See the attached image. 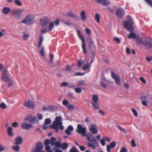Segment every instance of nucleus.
<instances>
[{
    "instance_id": "obj_29",
    "label": "nucleus",
    "mask_w": 152,
    "mask_h": 152,
    "mask_svg": "<svg viewBox=\"0 0 152 152\" xmlns=\"http://www.w3.org/2000/svg\"><path fill=\"white\" fill-rule=\"evenodd\" d=\"M99 100V97L97 95H94L92 97V100L93 102H92L97 103Z\"/></svg>"
},
{
    "instance_id": "obj_2",
    "label": "nucleus",
    "mask_w": 152,
    "mask_h": 152,
    "mask_svg": "<svg viewBox=\"0 0 152 152\" xmlns=\"http://www.w3.org/2000/svg\"><path fill=\"white\" fill-rule=\"evenodd\" d=\"M62 118L60 116L56 117L55 120L53 122V124L49 126V127L51 128L54 129L56 132L58 131V126H59L58 128L61 130H63L64 129V127L62 125Z\"/></svg>"
},
{
    "instance_id": "obj_49",
    "label": "nucleus",
    "mask_w": 152,
    "mask_h": 152,
    "mask_svg": "<svg viewBox=\"0 0 152 152\" xmlns=\"http://www.w3.org/2000/svg\"><path fill=\"white\" fill-rule=\"evenodd\" d=\"M75 92L77 93H80L82 91L81 88L79 87L75 88Z\"/></svg>"
},
{
    "instance_id": "obj_31",
    "label": "nucleus",
    "mask_w": 152,
    "mask_h": 152,
    "mask_svg": "<svg viewBox=\"0 0 152 152\" xmlns=\"http://www.w3.org/2000/svg\"><path fill=\"white\" fill-rule=\"evenodd\" d=\"M91 67V65L88 63V62H87L86 64L84 65L82 69L84 70H86L88 68H90Z\"/></svg>"
},
{
    "instance_id": "obj_23",
    "label": "nucleus",
    "mask_w": 152,
    "mask_h": 152,
    "mask_svg": "<svg viewBox=\"0 0 152 152\" xmlns=\"http://www.w3.org/2000/svg\"><path fill=\"white\" fill-rule=\"evenodd\" d=\"M39 41L38 45V48H40L42 46V42L44 40L43 36L41 34L39 37Z\"/></svg>"
},
{
    "instance_id": "obj_22",
    "label": "nucleus",
    "mask_w": 152,
    "mask_h": 152,
    "mask_svg": "<svg viewBox=\"0 0 152 152\" xmlns=\"http://www.w3.org/2000/svg\"><path fill=\"white\" fill-rule=\"evenodd\" d=\"M11 11L10 8L9 7H5L3 8L2 12L4 14L7 15Z\"/></svg>"
},
{
    "instance_id": "obj_33",
    "label": "nucleus",
    "mask_w": 152,
    "mask_h": 152,
    "mask_svg": "<svg viewBox=\"0 0 152 152\" xmlns=\"http://www.w3.org/2000/svg\"><path fill=\"white\" fill-rule=\"evenodd\" d=\"M50 140L51 141V142H50L51 145L52 146H54L55 145V143H56V139L54 137H53L51 138L50 139Z\"/></svg>"
},
{
    "instance_id": "obj_47",
    "label": "nucleus",
    "mask_w": 152,
    "mask_h": 152,
    "mask_svg": "<svg viewBox=\"0 0 152 152\" xmlns=\"http://www.w3.org/2000/svg\"><path fill=\"white\" fill-rule=\"evenodd\" d=\"M132 113H133L134 115L135 116L137 117L138 116V114L136 110H135L133 108H132Z\"/></svg>"
},
{
    "instance_id": "obj_26",
    "label": "nucleus",
    "mask_w": 152,
    "mask_h": 152,
    "mask_svg": "<svg viewBox=\"0 0 152 152\" xmlns=\"http://www.w3.org/2000/svg\"><path fill=\"white\" fill-rule=\"evenodd\" d=\"M66 16L72 17V18H78L77 15L74 14L72 11L67 13L66 14Z\"/></svg>"
},
{
    "instance_id": "obj_63",
    "label": "nucleus",
    "mask_w": 152,
    "mask_h": 152,
    "mask_svg": "<svg viewBox=\"0 0 152 152\" xmlns=\"http://www.w3.org/2000/svg\"><path fill=\"white\" fill-rule=\"evenodd\" d=\"M68 84V83L66 82H62L61 83V86H67Z\"/></svg>"
},
{
    "instance_id": "obj_12",
    "label": "nucleus",
    "mask_w": 152,
    "mask_h": 152,
    "mask_svg": "<svg viewBox=\"0 0 152 152\" xmlns=\"http://www.w3.org/2000/svg\"><path fill=\"white\" fill-rule=\"evenodd\" d=\"M111 76L112 78L115 81L116 84L120 86L121 84L119 76L116 75L113 72L111 71Z\"/></svg>"
},
{
    "instance_id": "obj_24",
    "label": "nucleus",
    "mask_w": 152,
    "mask_h": 152,
    "mask_svg": "<svg viewBox=\"0 0 152 152\" xmlns=\"http://www.w3.org/2000/svg\"><path fill=\"white\" fill-rule=\"evenodd\" d=\"M7 131L8 134L9 136L10 137L13 136V129L11 127H9L8 128Z\"/></svg>"
},
{
    "instance_id": "obj_11",
    "label": "nucleus",
    "mask_w": 152,
    "mask_h": 152,
    "mask_svg": "<svg viewBox=\"0 0 152 152\" xmlns=\"http://www.w3.org/2000/svg\"><path fill=\"white\" fill-rule=\"evenodd\" d=\"M125 11L121 7H119L117 10L115 12L116 16L121 18L124 15Z\"/></svg>"
},
{
    "instance_id": "obj_27",
    "label": "nucleus",
    "mask_w": 152,
    "mask_h": 152,
    "mask_svg": "<svg viewBox=\"0 0 152 152\" xmlns=\"http://www.w3.org/2000/svg\"><path fill=\"white\" fill-rule=\"evenodd\" d=\"M29 122L31 123H35L36 122L37 117L34 116L32 115L29 116Z\"/></svg>"
},
{
    "instance_id": "obj_28",
    "label": "nucleus",
    "mask_w": 152,
    "mask_h": 152,
    "mask_svg": "<svg viewBox=\"0 0 152 152\" xmlns=\"http://www.w3.org/2000/svg\"><path fill=\"white\" fill-rule=\"evenodd\" d=\"M128 39H135L136 38V34L133 32H130V34L127 35Z\"/></svg>"
},
{
    "instance_id": "obj_6",
    "label": "nucleus",
    "mask_w": 152,
    "mask_h": 152,
    "mask_svg": "<svg viewBox=\"0 0 152 152\" xmlns=\"http://www.w3.org/2000/svg\"><path fill=\"white\" fill-rule=\"evenodd\" d=\"M34 20L33 17L28 15L21 21V23H24L27 26H30L33 23Z\"/></svg>"
},
{
    "instance_id": "obj_51",
    "label": "nucleus",
    "mask_w": 152,
    "mask_h": 152,
    "mask_svg": "<svg viewBox=\"0 0 152 152\" xmlns=\"http://www.w3.org/2000/svg\"><path fill=\"white\" fill-rule=\"evenodd\" d=\"M67 96L71 99L74 98V96L72 93L69 92L67 94Z\"/></svg>"
},
{
    "instance_id": "obj_7",
    "label": "nucleus",
    "mask_w": 152,
    "mask_h": 152,
    "mask_svg": "<svg viewBox=\"0 0 152 152\" xmlns=\"http://www.w3.org/2000/svg\"><path fill=\"white\" fill-rule=\"evenodd\" d=\"M78 36L79 38L81 40L82 44V48L83 49V51L85 54L87 53V50L86 47V44L85 42V39L83 36L81 34V32L79 30H78L77 31Z\"/></svg>"
},
{
    "instance_id": "obj_45",
    "label": "nucleus",
    "mask_w": 152,
    "mask_h": 152,
    "mask_svg": "<svg viewBox=\"0 0 152 152\" xmlns=\"http://www.w3.org/2000/svg\"><path fill=\"white\" fill-rule=\"evenodd\" d=\"M0 107L3 109H5L7 107V105L4 102H2L0 104Z\"/></svg>"
},
{
    "instance_id": "obj_60",
    "label": "nucleus",
    "mask_w": 152,
    "mask_h": 152,
    "mask_svg": "<svg viewBox=\"0 0 152 152\" xmlns=\"http://www.w3.org/2000/svg\"><path fill=\"white\" fill-rule=\"evenodd\" d=\"M146 59L148 62H150L152 60V56H147L146 58Z\"/></svg>"
},
{
    "instance_id": "obj_46",
    "label": "nucleus",
    "mask_w": 152,
    "mask_h": 152,
    "mask_svg": "<svg viewBox=\"0 0 152 152\" xmlns=\"http://www.w3.org/2000/svg\"><path fill=\"white\" fill-rule=\"evenodd\" d=\"M51 123V121L49 118H47L45 119V124H49Z\"/></svg>"
},
{
    "instance_id": "obj_30",
    "label": "nucleus",
    "mask_w": 152,
    "mask_h": 152,
    "mask_svg": "<svg viewBox=\"0 0 152 152\" xmlns=\"http://www.w3.org/2000/svg\"><path fill=\"white\" fill-rule=\"evenodd\" d=\"M93 107L94 108L97 110L99 109V104L97 103L91 102Z\"/></svg>"
},
{
    "instance_id": "obj_20",
    "label": "nucleus",
    "mask_w": 152,
    "mask_h": 152,
    "mask_svg": "<svg viewBox=\"0 0 152 152\" xmlns=\"http://www.w3.org/2000/svg\"><path fill=\"white\" fill-rule=\"evenodd\" d=\"M74 129L73 126L72 125L69 126L65 131V133L68 135L71 134L70 131H72Z\"/></svg>"
},
{
    "instance_id": "obj_21",
    "label": "nucleus",
    "mask_w": 152,
    "mask_h": 152,
    "mask_svg": "<svg viewBox=\"0 0 152 152\" xmlns=\"http://www.w3.org/2000/svg\"><path fill=\"white\" fill-rule=\"evenodd\" d=\"M16 142H15V144L16 145H20L21 144L23 141V140L20 136H19L15 139Z\"/></svg>"
},
{
    "instance_id": "obj_3",
    "label": "nucleus",
    "mask_w": 152,
    "mask_h": 152,
    "mask_svg": "<svg viewBox=\"0 0 152 152\" xmlns=\"http://www.w3.org/2000/svg\"><path fill=\"white\" fill-rule=\"evenodd\" d=\"M136 41L140 45H144L148 48H152V39L150 38L142 40L141 37H137Z\"/></svg>"
},
{
    "instance_id": "obj_56",
    "label": "nucleus",
    "mask_w": 152,
    "mask_h": 152,
    "mask_svg": "<svg viewBox=\"0 0 152 152\" xmlns=\"http://www.w3.org/2000/svg\"><path fill=\"white\" fill-rule=\"evenodd\" d=\"M131 144L132 146L133 147H135L136 146L135 140L134 139H132L131 141Z\"/></svg>"
},
{
    "instance_id": "obj_62",
    "label": "nucleus",
    "mask_w": 152,
    "mask_h": 152,
    "mask_svg": "<svg viewBox=\"0 0 152 152\" xmlns=\"http://www.w3.org/2000/svg\"><path fill=\"white\" fill-rule=\"evenodd\" d=\"M120 152H127V150L125 147L122 148L120 151Z\"/></svg>"
},
{
    "instance_id": "obj_53",
    "label": "nucleus",
    "mask_w": 152,
    "mask_h": 152,
    "mask_svg": "<svg viewBox=\"0 0 152 152\" xmlns=\"http://www.w3.org/2000/svg\"><path fill=\"white\" fill-rule=\"evenodd\" d=\"M55 145L56 147L58 148H60L61 145V143L59 141L56 142Z\"/></svg>"
},
{
    "instance_id": "obj_32",
    "label": "nucleus",
    "mask_w": 152,
    "mask_h": 152,
    "mask_svg": "<svg viewBox=\"0 0 152 152\" xmlns=\"http://www.w3.org/2000/svg\"><path fill=\"white\" fill-rule=\"evenodd\" d=\"M54 24L53 22L50 23L49 24L48 26V29L50 31H51L52 30L54 27Z\"/></svg>"
},
{
    "instance_id": "obj_17",
    "label": "nucleus",
    "mask_w": 152,
    "mask_h": 152,
    "mask_svg": "<svg viewBox=\"0 0 152 152\" xmlns=\"http://www.w3.org/2000/svg\"><path fill=\"white\" fill-rule=\"evenodd\" d=\"M90 130L91 133L94 134H96L98 132V129L96 126L95 124L91 125L90 128Z\"/></svg>"
},
{
    "instance_id": "obj_9",
    "label": "nucleus",
    "mask_w": 152,
    "mask_h": 152,
    "mask_svg": "<svg viewBox=\"0 0 152 152\" xmlns=\"http://www.w3.org/2000/svg\"><path fill=\"white\" fill-rule=\"evenodd\" d=\"M43 148V146L42 143L38 142L36 144V148L32 151V152H46L42 150Z\"/></svg>"
},
{
    "instance_id": "obj_54",
    "label": "nucleus",
    "mask_w": 152,
    "mask_h": 152,
    "mask_svg": "<svg viewBox=\"0 0 152 152\" xmlns=\"http://www.w3.org/2000/svg\"><path fill=\"white\" fill-rule=\"evenodd\" d=\"M49 57L50 58V62L51 63H52L53 62V60L54 57L53 54V53H50L49 55Z\"/></svg>"
},
{
    "instance_id": "obj_10",
    "label": "nucleus",
    "mask_w": 152,
    "mask_h": 152,
    "mask_svg": "<svg viewBox=\"0 0 152 152\" xmlns=\"http://www.w3.org/2000/svg\"><path fill=\"white\" fill-rule=\"evenodd\" d=\"M40 25L42 26H45L48 24L50 21V20L48 18L44 16L40 19Z\"/></svg>"
},
{
    "instance_id": "obj_57",
    "label": "nucleus",
    "mask_w": 152,
    "mask_h": 152,
    "mask_svg": "<svg viewBox=\"0 0 152 152\" xmlns=\"http://www.w3.org/2000/svg\"><path fill=\"white\" fill-rule=\"evenodd\" d=\"M140 80L142 82L143 84H145L146 83V81L145 79L142 77H141L140 78Z\"/></svg>"
},
{
    "instance_id": "obj_8",
    "label": "nucleus",
    "mask_w": 152,
    "mask_h": 152,
    "mask_svg": "<svg viewBox=\"0 0 152 152\" xmlns=\"http://www.w3.org/2000/svg\"><path fill=\"white\" fill-rule=\"evenodd\" d=\"M11 12L15 18L19 19L22 15V10L20 9H13L11 10Z\"/></svg>"
},
{
    "instance_id": "obj_4",
    "label": "nucleus",
    "mask_w": 152,
    "mask_h": 152,
    "mask_svg": "<svg viewBox=\"0 0 152 152\" xmlns=\"http://www.w3.org/2000/svg\"><path fill=\"white\" fill-rule=\"evenodd\" d=\"M128 17L130 18L131 16L128 15ZM134 21L133 19H129L128 20L124 21L123 22V24L124 28L127 29V30L130 32H133L134 28L133 27Z\"/></svg>"
},
{
    "instance_id": "obj_35",
    "label": "nucleus",
    "mask_w": 152,
    "mask_h": 152,
    "mask_svg": "<svg viewBox=\"0 0 152 152\" xmlns=\"http://www.w3.org/2000/svg\"><path fill=\"white\" fill-rule=\"evenodd\" d=\"M12 149L16 151H18L19 150L20 148V146L18 145L12 146Z\"/></svg>"
},
{
    "instance_id": "obj_13",
    "label": "nucleus",
    "mask_w": 152,
    "mask_h": 152,
    "mask_svg": "<svg viewBox=\"0 0 152 152\" xmlns=\"http://www.w3.org/2000/svg\"><path fill=\"white\" fill-rule=\"evenodd\" d=\"M44 144L46 146L45 150L47 152H53V151L51 149V147L49 145L50 143V140L49 139H46L45 140Z\"/></svg>"
},
{
    "instance_id": "obj_64",
    "label": "nucleus",
    "mask_w": 152,
    "mask_h": 152,
    "mask_svg": "<svg viewBox=\"0 0 152 152\" xmlns=\"http://www.w3.org/2000/svg\"><path fill=\"white\" fill-rule=\"evenodd\" d=\"M71 67L69 65L67 66H66L65 70L66 72H69L71 70Z\"/></svg>"
},
{
    "instance_id": "obj_58",
    "label": "nucleus",
    "mask_w": 152,
    "mask_h": 152,
    "mask_svg": "<svg viewBox=\"0 0 152 152\" xmlns=\"http://www.w3.org/2000/svg\"><path fill=\"white\" fill-rule=\"evenodd\" d=\"M85 31L87 34L89 35L91 33V31L90 29L86 28L85 29Z\"/></svg>"
},
{
    "instance_id": "obj_42",
    "label": "nucleus",
    "mask_w": 152,
    "mask_h": 152,
    "mask_svg": "<svg viewBox=\"0 0 152 152\" xmlns=\"http://www.w3.org/2000/svg\"><path fill=\"white\" fill-rule=\"evenodd\" d=\"M15 3L16 5L19 6H21L22 5L21 2L19 0H15Z\"/></svg>"
},
{
    "instance_id": "obj_34",
    "label": "nucleus",
    "mask_w": 152,
    "mask_h": 152,
    "mask_svg": "<svg viewBox=\"0 0 152 152\" xmlns=\"http://www.w3.org/2000/svg\"><path fill=\"white\" fill-rule=\"evenodd\" d=\"M48 29L46 28L42 27L41 30V33L42 34H45L48 32Z\"/></svg>"
},
{
    "instance_id": "obj_59",
    "label": "nucleus",
    "mask_w": 152,
    "mask_h": 152,
    "mask_svg": "<svg viewBox=\"0 0 152 152\" xmlns=\"http://www.w3.org/2000/svg\"><path fill=\"white\" fill-rule=\"evenodd\" d=\"M12 125L13 127H16L18 125V123L16 122H15L12 123Z\"/></svg>"
},
{
    "instance_id": "obj_1",
    "label": "nucleus",
    "mask_w": 152,
    "mask_h": 152,
    "mask_svg": "<svg viewBox=\"0 0 152 152\" xmlns=\"http://www.w3.org/2000/svg\"><path fill=\"white\" fill-rule=\"evenodd\" d=\"M86 129L83 127L81 124H78L76 131L79 134H81L83 136H86L87 140L89 142L87 143V145L89 148L93 149H95L96 147L98 146L99 143L94 136L91 133H87L86 134Z\"/></svg>"
},
{
    "instance_id": "obj_43",
    "label": "nucleus",
    "mask_w": 152,
    "mask_h": 152,
    "mask_svg": "<svg viewBox=\"0 0 152 152\" xmlns=\"http://www.w3.org/2000/svg\"><path fill=\"white\" fill-rule=\"evenodd\" d=\"M62 104L64 105L67 107L68 105V104H69V102L67 100L64 99L63 101Z\"/></svg>"
},
{
    "instance_id": "obj_5",
    "label": "nucleus",
    "mask_w": 152,
    "mask_h": 152,
    "mask_svg": "<svg viewBox=\"0 0 152 152\" xmlns=\"http://www.w3.org/2000/svg\"><path fill=\"white\" fill-rule=\"evenodd\" d=\"M2 72L1 75L2 80L6 82H8L9 86H12L13 81L12 79L8 77V75L9 74L8 71L5 68L2 71Z\"/></svg>"
},
{
    "instance_id": "obj_61",
    "label": "nucleus",
    "mask_w": 152,
    "mask_h": 152,
    "mask_svg": "<svg viewBox=\"0 0 152 152\" xmlns=\"http://www.w3.org/2000/svg\"><path fill=\"white\" fill-rule=\"evenodd\" d=\"M37 115L39 120H42L43 118V115L41 114L38 113Z\"/></svg>"
},
{
    "instance_id": "obj_18",
    "label": "nucleus",
    "mask_w": 152,
    "mask_h": 152,
    "mask_svg": "<svg viewBox=\"0 0 152 152\" xmlns=\"http://www.w3.org/2000/svg\"><path fill=\"white\" fill-rule=\"evenodd\" d=\"M140 99L142 105L145 106L148 105V104L147 102L148 100L146 96H142L141 97Z\"/></svg>"
},
{
    "instance_id": "obj_55",
    "label": "nucleus",
    "mask_w": 152,
    "mask_h": 152,
    "mask_svg": "<svg viewBox=\"0 0 152 152\" xmlns=\"http://www.w3.org/2000/svg\"><path fill=\"white\" fill-rule=\"evenodd\" d=\"M100 143L102 146H104L105 145V139L104 138H102L100 140Z\"/></svg>"
},
{
    "instance_id": "obj_50",
    "label": "nucleus",
    "mask_w": 152,
    "mask_h": 152,
    "mask_svg": "<svg viewBox=\"0 0 152 152\" xmlns=\"http://www.w3.org/2000/svg\"><path fill=\"white\" fill-rule=\"evenodd\" d=\"M67 107L69 110H74L75 109V107L74 106L71 104H69L68 105Z\"/></svg>"
},
{
    "instance_id": "obj_14",
    "label": "nucleus",
    "mask_w": 152,
    "mask_h": 152,
    "mask_svg": "<svg viewBox=\"0 0 152 152\" xmlns=\"http://www.w3.org/2000/svg\"><path fill=\"white\" fill-rule=\"evenodd\" d=\"M21 128L25 130H28L32 127V124L26 122H23L21 125Z\"/></svg>"
},
{
    "instance_id": "obj_39",
    "label": "nucleus",
    "mask_w": 152,
    "mask_h": 152,
    "mask_svg": "<svg viewBox=\"0 0 152 152\" xmlns=\"http://www.w3.org/2000/svg\"><path fill=\"white\" fill-rule=\"evenodd\" d=\"M69 152H78L77 149L75 146H73L69 151Z\"/></svg>"
},
{
    "instance_id": "obj_19",
    "label": "nucleus",
    "mask_w": 152,
    "mask_h": 152,
    "mask_svg": "<svg viewBox=\"0 0 152 152\" xmlns=\"http://www.w3.org/2000/svg\"><path fill=\"white\" fill-rule=\"evenodd\" d=\"M116 143L115 141L110 143L109 145L107 146V150L108 152H110L111 148H114L116 146Z\"/></svg>"
},
{
    "instance_id": "obj_15",
    "label": "nucleus",
    "mask_w": 152,
    "mask_h": 152,
    "mask_svg": "<svg viewBox=\"0 0 152 152\" xmlns=\"http://www.w3.org/2000/svg\"><path fill=\"white\" fill-rule=\"evenodd\" d=\"M24 105L33 109L35 107L33 102L29 99H28L27 101L25 102L24 104Z\"/></svg>"
},
{
    "instance_id": "obj_37",
    "label": "nucleus",
    "mask_w": 152,
    "mask_h": 152,
    "mask_svg": "<svg viewBox=\"0 0 152 152\" xmlns=\"http://www.w3.org/2000/svg\"><path fill=\"white\" fill-rule=\"evenodd\" d=\"M61 148L63 149H66L68 147V144L66 143H64L61 145Z\"/></svg>"
},
{
    "instance_id": "obj_41",
    "label": "nucleus",
    "mask_w": 152,
    "mask_h": 152,
    "mask_svg": "<svg viewBox=\"0 0 152 152\" xmlns=\"http://www.w3.org/2000/svg\"><path fill=\"white\" fill-rule=\"evenodd\" d=\"M83 62L81 59L77 60V66L78 68H80L83 64Z\"/></svg>"
},
{
    "instance_id": "obj_16",
    "label": "nucleus",
    "mask_w": 152,
    "mask_h": 152,
    "mask_svg": "<svg viewBox=\"0 0 152 152\" xmlns=\"http://www.w3.org/2000/svg\"><path fill=\"white\" fill-rule=\"evenodd\" d=\"M87 40L89 43V46L90 48H93L95 50H96L95 46L94 44V42L92 40L91 37H88L87 38Z\"/></svg>"
},
{
    "instance_id": "obj_25",
    "label": "nucleus",
    "mask_w": 152,
    "mask_h": 152,
    "mask_svg": "<svg viewBox=\"0 0 152 152\" xmlns=\"http://www.w3.org/2000/svg\"><path fill=\"white\" fill-rule=\"evenodd\" d=\"M80 15L81 19L83 21H85L86 18V12L84 10L82 11L80 13Z\"/></svg>"
},
{
    "instance_id": "obj_38",
    "label": "nucleus",
    "mask_w": 152,
    "mask_h": 152,
    "mask_svg": "<svg viewBox=\"0 0 152 152\" xmlns=\"http://www.w3.org/2000/svg\"><path fill=\"white\" fill-rule=\"evenodd\" d=\"M81 85H86V84L85 83V82L83 80H81L79 81H78L77 83V86H80Z\"/></svg>"
},
{
    "instance_id": "obj_40",
    "label": "nucleus",
    "mask_w": 152,
    "mask_h": 152,
    "mask_svg": "<svg viewBox=\"0 0 152 152\" xmlns=\"http://www.w3.org/2000/svg\"><path fill=\"white\" fill-rule=\"evenodd\" d=\"M29 35L28 34H24L22 36V38L24 40H27L29 38Z\"/></svg>"
},
{
    "instance_id": "obj_36",
    "label": "nucleus",
    "mask_w": 152,
    "mask_h": 152,
    "mask_svg": "<svg viewBox=\"0 0 152 152\" xmlns=\"http://www.w3.org/2000/svg\"><path fill=\"white\" fill-rule=\"evenodd\" d=\"M95 18L97 22L99 23L100 22V17L98 13H96L95 15Z\"/></svg>"
},
{
    "instance_id": "obj_52",
    "label": "nucleus",
    "mask_w": 152,
    "mask_h": 152,
    "mask_svg": "<svg viewBox=\"0 0 152 152\" xmlns=\"http://www.w3.org/2000/svg\"><path fill=\"white\" fill-rule=\"evenodd\" d=\"M145 2L150 6L152 7V1L151 0H144Z\"/></svg>"
},
{
    "instance_id": "obj_44",
    "label": "nucleus",
    "mask_w": 152,
    "mask_h": 152,
    "mask_svg": "<svg viewBox=\"0 0 152 152\" xmlns=\"http://www.w3.org/2000/svg\"><path fill=\"white\" fill-rule=\"evenodd\" d=\"M40 54L43 57H44L45 55L44 52V47L43 46L42 47L40 51Z\"/></svg>"
},
{
    "instance_id": "obj_48",
    "label": "nucleus",
    "mask_w": 152,
    "mask_h": 152,
    "mask_svg": "<svg viewBox=\"0 0 152 152\" xmlns=\"http://www.w3.org/2000/svg\"><path fill=\"white\" fill-rule=\"evenodd\" d=\"M114 40L118 44H120L121 42L120 39L118 37H115L114 38Z\"/></svg>"
}]
</instances>
